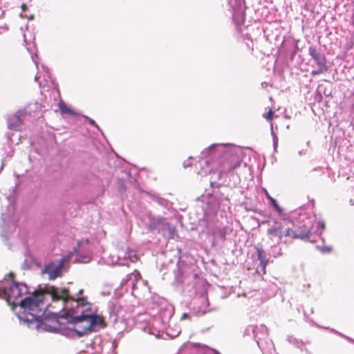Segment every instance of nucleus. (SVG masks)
Returning a JSON list of instances; mask_svg holds the SVG:
<instances>
[{
  "label": "nucleus",
  "instance_id": "23",
  "mask_svg": "<svg viewBox=\"0 0 354 354\" xmlns=\"http://www.w3.org/2000/svg\"><path fill=\"white\" fill-rule=\"evenodd\" d=\"M268 198L270 199V202L273 207L279 212H281V208L279 206L275 199L268 196Z\"/></svg>",
  "mask_w": 354,
  "mask_h": 354
},
{
  "label": "nucleus",
  "instance_id": "25",
  "mask_svg": "<svg viewBox=\"0 0 354 354\" xmlns=\"http://www.w3.org/2000/svg\"><path fill=\"white\" fill-rule=\"evenodd\" d=\"M272 136L274 148L276 149L277 147V143H278V138H277V135L274 133L272 129Z\"/></svg>",
  "mask_w": 354,
  "mask_h": 354
},
{
  "label": "nucleus",
  "instance_id": "7",
  "mask_svg": "<svg viewBox=\"0 0 354 354\" xmlns=\"http://www.w3.org/2000/svg\"><path fill=\"white\" fill-rule=\"evenodd\" d=\"M148 218L149 220L148 223L149 229H156L160 232L162 231L163 234L169 239H174L175 237L176 234V227L170 225L166 218H160L156 220L150 216H148Z\"/></svg>",
  "mask_w": 354,
  "mask_h": 354
},
{
  "label": "nucleus",
  "instance_id": "29",
  "mask_svg": "<svg viewBox=\"0 0 354 354\" xmlns=\"http://www.w3.org/2000/svg\"><path fill=\"white\" fill-rule=\"evenodd\" d=\"M8 209H9V212H10L11 213L13 212L14 207L11 203H10L8 205Z\"/></svg>",
  "mask_w": 354,
  "mask_h": 354
},
{
  "label": "nucleus",
  "instance_id": "38",
  "mask_svg": "<svg viewBox=\"0 0 354 354\" xmlns=\"http://www.w3.org/2000/svg\"><path fill=\"white\" fill-rule=\"evenodd\" d=\"M299 155L303 154V151H300L299 152Z\"/></svg>",
  "mask_w": 354,
  "mask_h": 354
},
{
  "label": "nucleus",
  "instance_id": "22",
  "mask_svg": "<svg viewBox=\"0 0 354 354\" xmlns=\"http://www.w3.org/2000/svg\"><path fill=\"white\" fill-rule=\"evenodd\" d=\"M214 236L215 238L221 239V240L225 239V232L224 229H218L216 232H214Z\"/></svg>",
  "mask_w": 354,
  "mask_h": 354
},
{
  "label": "nucleus",
  "instance_id": "32",
  "mask_svg": "<svg viewBox=\"0 0 354 354\" xmlns=\"http://www.w3.org/2000/svg\"><path fill=\"white\" fill-rule=\"evenodd\" d=\"M212 352L214 353V354H221L219 353V351H218L216 349H212Z\"/></svg>",
  "mask_w": 354,
  "mask_h": 354
},
{
  "label": "nucleus",
  "instance_id": "21",
  "mask_svg": "<svg viewBox=\"0 0 354 354\" xmlns=\"http://www.w3.org/2000/svg\"><path fill=\"white\" fill-rule=\"evenodd\" d=\"M140 328L145 332L148 333L149 334L156 335V330L151 327V326L149 324H148L147 326L144 327H140Z\"/></svg>",
  "mask_w": 354,
  "mask_h": 354
},
{
  "label": "nucleus",
  "instance_id": "24",
  "mask_svg": "<svg viewBox=\"0 0 354 354\" xmlns=\"http://www.w3.org/2000/svg\"><path fill=\"white\" fill-rule=\"evenodd\" d=\"M318 68L316 69V72L318 75L324 73L328 71L326 65H318Z\"/></svg>",
  "mask_w": 354,
  "mask_h": 354
},
{
  "label": "nucleus",
  "instance_id": "17",
  "mask_svg": "<svg viewBox=\"0 0 354 354\" xmlns=\"http://www.w3.org/2000/svg\"><path fill=\"white\" fill-rule=\"evenodd\" d=\"M140 278V274L139 272L135 270L133 272L128 274L127 276V279H123L122 281V285H127L128 286H131L133 288L135 286V282Z\"/></svg>",
  "mask_w": 354,
  "mask_h": 354
},
{
  "label": "nucleus",
  "instance_id": "42",
  "mask_svg": "<svg viewBox=\"0 0 354 354\" xmlns=\"http://www.w3.org/2000/svg\"><path fill=\"white\" fill-rule=\"evenodd\" d=\"M179 333H180V331H178V333L176 335H175L174 336L178 335Z\"/></svg>",
  "mask_w": 354,
  "mask_h": 354
},
{
  "label": "nucleus",
  "instance_id": "37",
  "mask_svg": "<svg viewBox=\"0 0 354 354\" xmlns=\"http://www.w3.org/2000/svg\"><path fill=\"white\" fill-rule=\"evenodd\" d=\"M346 339H349V340H350V341H351V342H353V340L352 339H350V338H348V337H346Z\"/></svg>",
  "mask_w": 354,
  "mask_h": 354
},
{
  "label": "nucleus",
  "instance_id": "20",
  "mask_svg": "<svg viewBox=\"0 0 354 354\" xmlns=\"http://www.w3.org/2000/svg\"><path fill=\"white\" fill-rule=\"evenodd\" d=\"M233 19L237 24H241L244 21V14L240 12L233 13Z\"/></svg>",
  "mask_w": 354,
  "mask_h": 354
},
{
  "label": "nucleus",
  "instance_id": "13",
  "mask_svg": "<svg viewBox=\"0 0 354 354\" xmlns=\"http://www.w3.org/2000/svg\"><path fill=\"white\" fill-rule=\"evenodd\" d=\"M24 111H18L16 113L8 120V126L10 129L18 130L22 122Z\"/></svg>",
  "mask_w": 354,
  "mask_h": 354
},
{
  "label": "nucleus",
  "instance_id": "16",
  "mask_svg": "<svg viewBox=\"0 0 354 354\" xmlns=\"http://www.w3.org/2000/svg\"><path fill=\"white\" fill-rule=\"evenodd\" d=\"M257 259L259 261V267L262 270L263 273H266V266L268 264V259L266 257V252L261 248H257Z\"/></svg>",
  "mask_w": 354,
  "mask_h": 354
},
{
  "label": "nucleus",
  "instance_id": "33",
  "mask_svg": "<svg viewBox=\"0 0 354 354\" xmlns=\"http://www.w3.org/2000/svg\"><path fill=\"white\" fill-rule=\"evenodd\" d=\"M39 78V76H38V74H37L35 77V81L37 82Z\"/></svg>",
  "mask_w": 354,
  "mask_h": 354
},
{
  "label": "nucleus",
  "instance_id": "3",
  "mask_svg": "<svg viewBox=\"0 0 354 354\" xmlns=\"http://www.w3.org/2000/svg\"><path fill=\"white\" fill-rule=\"evenodd\" d=\"M28 292V288L25 283L8 281L0 283V297L13 305H17V300ZM44 299L41 295H32L21 300L19 304L22 311L18 314L19 319L24 322L38 323L43 309Z\"/></svg>",
  "mask_w": 354,
  "mask_h": 354
},
{
  "label": "nucleus",
  "instance_id": "18",
  "mask_svg": "<svg viewBox=\"0 0 354 354\" xmlns=\"http://www.w3.org/2000/svg\"><path fill=\"white\" fill-rule=\"evenodd\" d=\"M59 109L63 114H69L71 115H75V113L71 108H69L66 104H65L63 102L59 103Z\"/></svg>",
  "mask_w": 354,
  "mask_h": 354
},
{
  "label": "nucleus",
  "instance_id": "10",
  "mask_svg": "<svg viewBox=\"0 0 354 354\" xmlns=\"http://www.w3.org/2000/svg\"><path fill=\"white\" fill-rule=\"evenodd\" d=\"M31 58L33 61V62L35 64L36 68L38 71V73H44V80L46 82L47 86L48 88H55L56 85L55 82H53V80L51 77V75L49 72V69L47 66H44L43 64L39 65L37 59V53H35L34 54L31 55Z\"/></svg>",
  "mask_w": 354,
  "mask_h": 354
},
{
  "label": "nucleus",
  "instance_id": "31",
  "mask_svg": "<svg viewBox=\"0 0 354 354\" xmlns=\"http://www.w3.org/2000/svg\"><path fill=\"white\" fill-rule=\"evenodd\" d=\"M311 75H313V76H315V75H317L318 74L317 73L316 70H313L311 71Z\"/></svg>",
  "mask_w": 354,
  "mask_h": 354
},
{
  "label": "nucleus",
  "instance_id": "9",
  "mask_svg": "<svg viewBox=\"0 0 354 354\" xmlns=\"http://www.w3.org/2000/svg\"><path fill=\"white\" fill-rule=\"evenodd\" d=\"M128 260L131 263L138 260L136 252L129 248H127V250H119L117 254V261H113V263L120 266H128V263L126 262Z\"/></svg>",
  "mask_w": 354,
  "mask_h": 354
},
{
  "label": "nucleus",
  "instance_id": "5",
  "mask_svg": "<svg viewBox=\"0 0 354 354\" xmlns=\"http://www.w3.org/2000/svg\"><path fill=\"white\" fill-rule=\"evenodd\" d=\"M253 334L257 345L263 354H272L274 351V344L268 337V332L263 324L259 326H249L244 331L245 335Z\"/></svg>",
  "mask_w": 354,
  "mask_h": 354
},
{
  "label": "nucleus",
  "instance_id": "26",
  "mask_svg": "<svg viewBox=\"0 0 354 354\" xmlns=\"http://www.w3.org/2000/svg\"><path fill=\"white\" fill-rule=\"evenodd\" d=\"M320 250L323 253H328L330 252L331 248L330 247H322V248H320Z\"/></svg>",
  "mask_w": 354,
  "mask_h": 354
},
{
  "label": "nucleus",
  "instance_id": "39",
  "mask_svg": "<svg viewBox=\"0 0 354 354\" xmlns=\"http://www.w3.org/2000/svg\"><path fill=\"white\" fill-rule=\"evenodd\" d=\"M24 41L26 42V35H24Z\"/></svg>",
  "mask_w": 354,
  "mask_h": 354
},
{
  "label": "nucleus",
  "instance_id": "15",
  "mask_svg": "<svg viewBox=\"0 0 354 354\" xmlns=\"http://www.w3.org/2000/svg\"><path fill=\"white\" fill-rule=\"evenodd\" d=\"M88 243V240H82L78 243L77 248L75 249V255H76V258L75 259V261H79L81 263H87V262L90 261L91 257L89 255H84V256L81 255L82 245H83L84 243L87 245Z\"/></svg>",
  "mask_w": 354,
  "mask_h": 354
},
{
  "label": "nucleus",
  "instance_id": "11",
  "mask_svg": "<svg viewBox=\"0 0 354 354\" xmlns=\"http://www.w3.org/2000/svg\"><path fill=\"white\" fill-rule=\"evenodd\" d=\"M109 313L110 318L112 319L113 322H116L118 319L123 318L124 317L123 307L120 301L112 300L109 304Z\"/></svg>",
  "mask_w": 354,
  "mask_h": 354
},
{
  "label": "nucleus",
  "instance_id": "12",
  "mask_svg": "<svg viewBox=\"0 0 354 354\" xmlns=\"http://www.w3.org/2000/svg\"><path fill=\"white\" fill-rule=\"evenodd\" d=\"M9 216L5 213H2L1 222L0 223V227L2 229L0 232L1 236L6 237L8 236V232L6 228H8V231H12L15 229V223L8 218Z\"/></svg>",
  "mask_w": 354,
  "mask_h": 354
},
{
  "label": "nucleus",
  "instance_id": "14",
  "mask_svg": "<svg viewBox=\"0 0 354 354\" xmlns=\"http://www.w3.org/2000/svg\"><path fill=\"white\" fill-rule=\"evenodd\" d=\"M309 55L314 59L317 65H326L325 56L319 52L315 47L310 46L308 48Z\"/></svg>",
  "mask_w": 354,
  "mask_h": 354
},
{
  "label": "nucleus",
  "instance_id": "1",
  "mask_svg": "<svg viewBox=\"0 0 354 354\" xmlns=\"http://www.w3.org/2000/svg\"><path fill=\"white\" fill-rule=\"evenodd\" d=\"M292 222L283 218L274 221L267 229L268 241L271 243V255L277 258L282 255L281 248H277L280 243H290L293 239L310 242L315 241L313 235L320 236L325 229V224L319 221L315 229V216H310L304 209H299L292 213Z\"/></svg>",
  "mask_w": 354,
  "mask_h": 354
},
{
  "label": "nucleus",
  "instance_id": "4",
  "mask_svg": "<svg viewBox=\"0 0 354 354\" xmlns=\"http://www.w3.org/2000/svg\"><path fill=\"white\" fill-rule=\"evenodd\" d=\"M208 153L211 158L217 154L221 155L218 163L221 166L220 174H227L233 172L243 165L241 150L233 147L226 146L223 144H213L207 149L202 151L203 157L199 163L208 166L209 160L205 158V154ZM244 167L246 164H243Z\"/></svg>",
  "mask_w": 354,
  "mask_h": 354
},
{
  "label": "nucleus",
  "instance_id": "30",
  "mask_svg": "<svg viewBox=\"0 0 354 354\" xmlns=\"http://www.w3.org/2000/svg\"><path fill=\"white\" fill-rule=\"evenodd\" d=\"M208 172V169H204L203 171L202 170L200 173L201 174H207Z\"/></svg>",
  "mask_w": 354,
  "mask_h": 354
},
{
  "label": "nucleus",
  "instance_id": "36",
  "mask_svg": "<svg viewBox=\"0 0 354 354\" xmlns=\"http://www.w3.org/2000/svg\"><path fill=\"white\" fill-rule=\"evenodd\" d=\"M39 86H40V87H44V88L46 86H45V85L42 86L41 83L40 82V83H39Z\"/></svg>",
  "mask_w": 354,
  "mask_h": 354
},
{
  "label": "nucleus",
  "instance_id": "34",
  "mask_svg": "<svg viewBox=\"0 0 354 354\" xmlns=\"http://www.w3.org/2000/svg\"><path fill=\"white\" fill-rule=\"evenodd\" d=\"M187 316V314L184 313V314L182 315V319H185Z\"/></svg>",
  "mask_w": 354,
  "mask_h": 354
},
{
  "label": "nucleus",
  "instance_id": "27",
  "mask_svg": "<svg viewBox=\"0 0 354 354\" xmlns=\"http://www.w3.org/2000/svg\"><path fill=\"white\" fill-rule=\"evenodd\" d=\"M272 115H273V112L271 110H270L269 112L267 113L266 119L268 120H272Z\"/></svg>",
  "mask_w": 354,
  "mask_h": 354
},
{
  "label": "nucleus",
  "instance_id": "41",
  "mask_svg": "<svg viewBox=\"0 0 354 354\" xmlns=\"http://www.w3.org/2000/svg\"><path fill=\"white\" fill-rule=\"evenodd\" d=\"M183 165H184V167H187V165L185 164V162H184V164H183ZM188 165H187V166H188Z\"/></svg>",
  "mask_w": 354,
  "mask_h": 354
},
{
  "label": "nucleus",
  "instance_id": "19",
  "mask_svg": "<svg viewBox=\"0 0 354 354\" xmlns=\"http://www.w3.org/2000/svg\"><path fill=\"white\" fill-rule=\"evenodd\" d=\"M287 340L288 341L289 343L292 344V345L297 347H301L304 344L301 340L298 339L296 337L291 335H288L287 337Z\"/></svg>",
  "mask_w": 354,
  "mask_h": 354
},
{
  "label": "nucleus",
  "instance_id": "28",
  "mask_svg": "<svg viewBox=\"0 0 354 354\" xmlns=\"http://www.w3.org/2000/svg\"><path fill=\"white\" fill-rule=\"evenodd\" d=\"M89 123L90 124L96 127L99 129V127H97V125L95 124V122L93 119H89Z\"/></svg>",
  "mask_w": 354,
  "mask_h": 354
},
{
  "label": "nucleus",
  "instance_id": "8",
  "mask_svg": "<svg viewBox=\"0 0 354 354\" xmlns=\"http://www.w3.org/2000/svg\"><path fill=\"white\" fill-rule=\"evenodd\" d=\"M191 311L197 316L203 315L209 311V301L206 292H202L199 296H196L193 299Z\"/></svg>",
  "mask_w": 354,
  "mask_h": 354
},
{
  "label": "nucleus",
  "instance_id": "35",
  "mask_svg": "<svg viewBox=\"0 0 354 354\" xmlns=\"http://www.w3.org/2000/svg\"><path fill=\"white\" fill-rule=\"evenodd\" d=\"M27 50L30 52V53H32V51H31V50H30V48L28 47V48H27Z\"/></svg>",
  "mask_w": 354,
  "mask_h": 354
},
{
  "label": "nucleus",
  "instance_id": "2",
  "mask_svg": "<svg viewBox=\"0 0 354 354\" xmlns=\"http://www.w3.org/2000/svg\"><path fill=\"white\" fill-rule=\"evenodd\" d=\"M48 292L53 302L61 304L64 311L63 316L70 317L77 324L75 332L79 337L90 332L97 331L103 326L101 317L86 313L91 310V304L84 298L75 299L69 295L66 289L51 287Z\"/></svg>",
  "mask_w": 354,
  "mask_h": 354
},
{
  "label": "nucleus",
  "instance_id": "40",
  "mask_svg": "<svg viewBox=\"0 0 354 354\" xmlns=\"http://www.w3.org/2000/svg\"><path fill=\"white\" fill-rule=\"evenodd\" d=\"M82 292V290H80V292H79V294L81 295Z\"/></svg>",
  "mask_w": 354,
  "mask_h": 354
},
{
  "label": "nucleus",
  "instance_id": "6",
  "mask_svg": "<svg viewBox=\"0 0 354 354\" xmlns=\"http://www.w3.org/2000/svg\"><path fill=\"white\" fill-rule=\"evenodd\" d=\"M73 255V254H70L48 262L44 265L41 272L47 274L50 280L61 277L64 272L68 271L69 261Z\"/></svg>",
  "mask_w": 354,
  "mask_h": 354
}]
</instances>
